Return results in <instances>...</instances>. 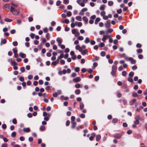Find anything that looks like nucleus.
Here are the masks:
<instances>
[{"label": "nucleus", "mask_w": 147, "mask_h": 147, "mask_svg": "<svg viewBox=\"0 0 147 147\" xmlns=\"http://www.w3.org/2000/svg\"><path fill=\"white\" fill-rule=\"evenodd\" d=\"M75 48L76 50H78L80 51H82V48L80 47L79 45H77L76 46Z\"/></svg>", "instance_id": "nucleus-13"}, {"label": "nucleus", "mask_w": 147, "mask_h": 147, "mask_svg": "<svg viewBox=\"0 0 147 147\" xmlns=\"http://www.w3.org/2000/svg\"><path fill=\"white\" fill-rule=\"evenodd\" d=\"M105 44L103 42H101L99 45V46L100 47H103L105 45Z\"/></svg>", "instance_id": "nucleus-39"}, {"label": "nucleus", "mask_w": 147, "mask_h": 147, "mask_svg": "<svg viewBox=\"0 0 147 147\" xmlns=\"http://www.w3.org/2000/svg\"><path fill=\"white\" fill-rule=\"evenodd\" d=\"M142 49H138L137 50V52L138 53H141L142 52Z\"/></svg>", "instance_id": "nucleus-38"}, {"label": "nucleus", "mask_w": 147, "mask_h": 147, "mask_svg": "<svg viewBox=\"0 0 147 147\" xmlns=\"http://www.w3.org/2000/svg\"><path fill=\"white\" fill-rule=\"evenodd\" d=\"M16 135V132L15 131H13L12 132L11 134V136L12 137L14 138L15 137Z\"/></svg>", "instance_id": "nucleus-32"}, {"label": "nucleus", "mask_w": 147, "mask_h": 147, "mask_svg": "<svg viewBox=\"0 0 147 147\" xmlns=\"http://www.w3.org/2000/svg\"><path fill=\"white\" fill-rule=\"evenodd\" d=\"M13 45L14 46H16L18 45V43L17 42V41H15L13 42Z\"/></svg>", "instance_id": "nucleus-54"}, {"label": "nucleus", "mask_w": 147, "mask_h": 147, "mask_svg": "<svg viewBox=\"0 0 147 147\" xmlns=\"http://www.w3.org/2000/svg\"><path fill=\"white\" fill-rule=\"evenodd\" d=\"M19 56L22 58H25L26 57V54L21 52L19 53Z\"/></svg>", "instance_id": "nucleus-12"}, {"label": "nucleus", "mask_w": 147, "mask_h": 147, "mask_svg": "<svg viewBox=\"0 0 147 147\" xmlns=\"http://www.w3.org/2000/svg\"><path fill=\"white\" fill-rule=\"evenodd\" d=\"M100 18L98 17L97 18L95 21V24H98V22H99L100 20Z\"/></svg>", "instance_id": "nucleus-18"}, {"label": "nucleus", "mask_w": 147, "mask_h": 147, "mask_svg": "<svg viewBox=\"0 0 147 147\" xmlns=\"http://www.w3.org/2000/svg\"><path fill=\"white\" fill-rule=\"evenodd\" d=\"M85 42L87 44L89 43L90 42V40L89 38L86 37V38L85 40Z\"/></svg>", "instance_id": "nucleus-20"}, {"label": "nucleus", "mask_w": 147, "mask_h": 147, "mask_svg": "<svg viewBox=\"0 0 147 147\" xmlns=\"http://www.w3.org/2000/svg\"><path fill=\"white\" fill-rule=\"evenodd\" d=\"M102 57H104L105 55V52L102 51L100 53Z\"/></svg>", "instance_id": "nucleus-49"}, {"label": "nucleus", "mask_w": 147, "mask_h": 147, "mask_svg": "<svg viewBox=\"0 0 147 147\" xmlns=\"http://www.w3.org/2000/svg\"><path fill=\"white\" fill-rule=\"evenodd\" d=\"M81 80V79L79 77H77L74 79L73 80V81L74 82H80Z\"/></svg>", "instance_id": "nucleus-5"}, {"label": "nucleus", "mask_w": 147, "mask_h": 147, "mask_svg": "<svg viewBox=\"0 0 147 147\" xmlns=\"http://www.w3.org/2000/svg\"><path fill=\"white\" fill-rule=\"evenodd\" d=\"M61 2L59 0H58L56 2V5L57 6H59L61 4Z\"/></svg>", "instance_id": "nucleus-42"}, {"label": "nucleus", "mask_w": 147, "mask_h": 147, "mask_svg": "<svg viewBox=\"0 0 147 147\" xmlns=\"http://www.w3.org/2000/svg\"><path fill=\"white\" fill-rule=\"evenodd\" d=\"M2 127L3 129H5L7 128L6 125L5 124H3L2 125Z\"/></svg>", "instance_id": "nucleus-51"}, {"label": "nucleus", "mask_w": 147, "mask_h": 147, "mask_svg": "<svg viewBox=\"0 0 147 147\" xmlns=\"http://www.w3.org/2000/svg\"><path fill=\"white\" fill-rule=\"evenodd\" d=\"M75 117L74 116H72L71 117V121L72 122H75Z\"/></svg>", "instance_id": "nucleus-43"}, {"label": "nucleus", "mask_w": 147, "mask_h": 147, "mask_svg": "<svg viewBox=\"0 0 147 147\" xmlns=\"http://www.w3.org/2000/svg\"><path fill=\"white\" fill-rule=\"evenodd\" d=\"M10 6V4L9 3L5 4L3 6V8H9Z\"/></svg>", "instance_id": "nucleus-17"}, {"label": "nucleus", "mask_w": 147, "mask_h": 147, "mask_svg": "<svg viewBox=\"0 0 147 147\" xmlns=\"http://www.w3.org/2000/svg\"><path fill=\"white\" fill-rule=\"evenodd\" d=\"M95 43V42L94 40H91L90 41V44L92 45H94Z\"/></svg>", "instance_id": "nucleus-62"}, {"label": "nucleus", "mask_w": 147, "mask_h": 147, "mask_svg": "<svg viewBox=\"0 0 147 147\" xmlns=\"http://www.w3.org/2000/svg\"><path fill=\"white\" fill-rule=\"evenodd\" d=\"M105 5H101L100 7V9L101 10H104L105 9Z\"/></svg>", "instance_id": "nucleus-21"}, {"label": "nucleus", "mask_w": 147, "mask_h": 147, "mask_svg": "<svg viewBox=\"0 0 147 147\" xmlns=\"http://www.w3.org/2000/svg\"><path fill=\"white\" fill-rule=\"evenodd\" d=\"M28 21L29 22H31L33 20V18L32 17H29L28 18Z\"/></svg>", "instance_id": "nucleus-50"}, {"label": "nucleus", "mask_w": 147, "mask_h": 147, "mask_svg": "<svg viewBox=\"0 0 147 147\" xmlns=\"http://www.w3.org/2000/svg\"><path fill=\"white\" fill-rule=\"evenodd\" d=\"M69 20L68 19H65L64 21H62V22L63 23H65L66 24H68L69 23Z\"/></svg>", "instance_id": "nucleus-28"}, {"label": "nucleus", "mask_w": 147, "mask_h": 147, "mask_svg": "<svg viewBox=\"0 0 147 147\" xmlns=\"http://www.w3.org/2000/svg\"><path fill=\"white\" fill-rule=\"evenodd\" d=\"M20 70L22 72H24L25 71V69L24 67H21L20 68Z\"/></svg>", "instance_id": "nucleus-37"}, {"label": "nucleus", "mask_w": 147, "mask_h": 147, "mask_svg": "<svg viewBox=\"0 0 147 147\" xmlns=\"http://www.w3.org/2000/svg\"><path fill=\"white\" fill-rule=\"evenodd\" d=\"M140 122L139 120H136L134 122V123L135 124L138 125L139 124Z\"/></svg>", "instance_id": "nucleus-44"}, {"label": "nucleus", "mask_w": 147, "mask_h": 147, "mask_svg": "<svg viewBox=\"0 0 147 147\" xmlns=\"http://www.w3.org/2000/svg\"><path fill=\"white\" fill-rule=\"evenodd\" d=\"M132 59L130 61H131V63L132 64H135L136 62V61L133 58H132Z\"/></svg>", "instance_id": "nucleus-22"}, {"label": "nucleus", "mask_w": 147, "mask_h": 147, "mask_svg": "<svg viewBox=\"0 0 147 147\" xmlns=\"http://www.w3.org/2000/svg\"><path fill=\"white\" fill-rule=\"evenodd\" d=\"M111 21L110 20H108L105 24V26L107 28H109L111 26Z\"/></svg>", "instance_id": "nucleus-3"}, {"label": "nucleus", "mask_w": 147, "mask_h": 147, "mask_svg": "<svg viewBox=\"0 0 147 147\" xmlns=\"http://www.w3.org/2000/svg\"><path fill=\"white\" fill-rule=\"evenodd\" d=\"M81 54L83 55H86L87 52H88V50L87 49H86L84 50H82V49Z\"/></svg>", "instance_id": "nucleus-10"}, {"label": "nucleus", "mask_w": 147, "mask_h": 147, "mask_svg": "<svg viewBox=\"0 0 147 147\" xmlns=\"http://www.w3.org/2000/svg\"><path fill=\"white\" fill-rule=\"evenodd\" d=\"M57 41L59 45H61V43L62 41V40L59 38H58L57 39Z\"/></svg>", "instance_id": "nucleus-9"}, {"label": "nucleus", "mask_w": 147, "mask_h": 147, "mask_svg": "<svg viewBox=\"0 0 147 147\" xmlns=\"http://www.w3.org/2000/svg\"><path fill=\"white\" fill-rule=\"evenodd\" d=\"M12 50L14 54V57L16 58H18V55L17 53L18 51L17 49H13Z\"/></svg>", "instance_id": "nucleus-2"}, {"label": "nucleus", "mask_w": 147, "mask_h": 147, "mask_svg": "<svg viewBox=\"0 0 147 147\" xmlns=\"http://www.w3.org/2000/svg\"><path fill=\"white\" fill-rule=\"evenodd\" d=\"M75 87L76 88H79L80 87V85L79 84H76L75 85Z\"/></svg>", "instance_id": "nucleus-64"}, {"label": "nucleus", "mask_w": 147, "mask_h": 147, "mask_svg": "<svg viewBox=\"0 0 147 147\" xmlns=\"http://www.w3.org/2000/svg\"><path fill=\"white\" fill-rule=\"evenodd\" d=\"M59 60L57 59L56 61L52 62L51 65L55 66L57 64H59Z\"/></svg>", "instance_id": "nucleus-6"}, {"label": "nucleus", "mask_w": 147, "mask_h": 147, "mask_svg": "<svg viewBox=\"0 0 147 147\" xmlns=\"http://www.w3.org/2000/svg\"><path fill=\"white\" fill-rule=\"evenodd\" d=\"M81 92V91L80 90L78 89H76L75 91V93L77 95L79 94Z\"/></svg>", "instance_id": "nucleus-19"}, {"label": "nucleus", "mask_w": 147, "mask_h": 147, "mask_svg": "<svg viewBox=\"0 0 147 147\" xmlns=\"http://www.w3.org/2000/svg\"><path fill=\"white\" fill-rule=\"evenodd\" d=\"M113 4V2L112 1H109L108 2V5L109 6H112Z\"/></svg>", "instance_id": "nucleus-41"}, {"label": "nucleus", "mask_w": 147, "mask_h": 147, "mask_svg": "<svg viewBox=\"0 0 147 147\" xmlns=\"http://www.w3.org/2000/svg\"><path fill=\"white\" fill-rule=\"evenodd\" d=\"M46 37L48 40H49L50 38V34L49 33H47L45 35Z\"/></svg>", "instance_id": "nucleus-29"}, {"label": "nucleus", "mask_w": 147, "mask_h": 147, "mask_svg": "<svg viewBox=\"0 0 147 147\" xmlns=\"http://www.w3.org/2000/svg\"><path fill=\"white\" fill-rule=\"evenodd\" d=\"M10 11L13 14L15 15H17L19 14L18 11L12 6L10 7Z\"/></svg>", "instance_id": "nucleus-1"}, {"label": "nucleus", "mask_w": 147, "mask_h": 147, "mask_svg": "<svg viewBox=\"0 0 147 147\" xmlns=\"http://www.w3.org/2000/svg\"><path fill=\"white\" fill-rule=\"evenodd\" d=\"M78 39L80 40H82L84 39V38L83 36H79L77 38Z\"/></svg>", "instance_id": "nucleus-53"}, {"label": "nucleus", "mask_w": 147, "mask_h": 147, "mask_svg": "<svg viewBox=\"0 0 147 147\" xmlns=\"http://www.w3.org/2000/svg\"><path fill=\"white\" fill-rule=\"evenodd\" d=\"M71 127L72 129H74L76 127V123L75 122L71 121Z\"/></svg>", "instance_id": "nucleus-4"}, {"label": "nucleus", "mask_w": 147, "mask_h": 147, "mask_svg": "<svg viewBox=\"0 0 147 147\" xmlns=\"http://www.w3.org/2000/svg\"><path fill=\"white\" fill-rule=\"evenodd\" d=\"M84 107V105L82 102H80V109L81 110H82Z\"/></svg>", "instance_id": "nucleus-16"}, {"label": "nucleus", "mask_w": 147, "mask_h": 147, "mask_svg": "<svg viewBox=\"0 0 147 147\" xmlns=\"http://www.w3.org/2000/svg\"><path fill=\"white\" fill-rule=\"evenodd\" d=\"M83 20L85 22L86 24L88 23V18L85 16H84L82 18Z\"/></svg>", "instance_id": "nucleus-8"}, {"label": "nucleus", "mask_w": 147, "mask_h": 147, "mask_svg": "<svg viewBox=\"0 0 147 147\" xmlns=\"http://www.w3.org/2000/svg\"><path fill=\"white\" fill-rule=\"evenodd\" d=\"M43 31L44 32L47 33L48 32V29L47 28H45L43 29Z\"/></svg>", "instance_id": "nucleus-58"}, {"label": "nucleus", "mask_w": 147, "mask_h": 147, "mask_svg": "<svg viewBox=\"0 0 147 147\" xmlns=\"http://www.w3.org/2000/svg\"><path fill=\"white\" fill-rule=\"evenodd\" d=\"M132 96L133 97H136L138 96V94L136 92H133L132 94Z\"/></svg>", "instance_id": "nucleus-36"}, {"label": "nucleus", "mask_w": 147, "mask_h": 147, "mask_svg": "<svg viewBox=\"0 0 147 147\" xmlns=\"http://www.w3.org/2000/svg\"><path fill=\"white\" fill-rule=\"evenodd\" d=\"M23 131L25 132H29L30 131V129L29 127L24 128L23 130Z\"/></svg>", "instance_id": "nucleus-7"}, {"label": "nucleus", "mask_w": 147, "mask_h": 147, "mask_svg": "<svg viewBox=\"0 0 147 147\" xmlns=\"http://www.w3.org/2000/svg\"><path fill=\"white\" fill-rule=\"evenodd\" d=\"M117 66L116 65H113L112 67V71H117Z\"/></svg>", "instance_id": "nucleus-14"}, {"label": "nucleus", "mask_w": 147, "mask_h": 147, "mask_svg": "<svg viewBox=\"0 0 147 147\" xmlns=\"http://www.w3.org/2000/svg\"><path fill=\"white\" fill-rule=\"evenodd\" d=\"M134 75V73L132 71L130 72L129 74V76L130 77H132Z\"/></svg>", "instance_id": "nucleus-27"}, {"label": "nucleus", "mask_w": 147, "mask_h": 147, "mask_svg": "<svg viewBox=\"0 0 147 147\" xmlns=\"http://www.w3.org/2000/svg\"><path fill=\"white\" fill-rule=\"evenodd\" d=\"M143 56L141 54H140L138 56V58L140 59H143Z\"/></svg>", "instance_id": "nucleus-63"}, {"label": "nucleus", "mask_w": 147, "mask_h": 147, "mask_svg": "<svg viewBox=\"0 0 147 147\" xmlns=\"http://www.w3.org/2000/svg\"><path fill=\"white\" fill-rule=\"evenodd\" d=\"M126 74H127V72L125 71H123L122 72V75L123 76H125L126 75Z\"/></svg>", "instance_id": "nucleus-56"}, {"label": "nucleus", "mask_w": 147, "mask_h": 147, "mask_svg": "<svg viewBox=\"0 0 147 147\" xmlns=\"http://www.w3.org/2000/svg\"><path fill=\"white\" fill-rule=\"evenodd\" d=\"M101 138V136L100 135L98 134L96 136V140L98 142Z\"/></svg>", "instance_id": "nucleus-15"}, {"label": "nucleus", "mask_w": 147, "mask_h": 147, "mask_svg": "<svg viewBox=\"0 0 147 147\" xmlns=\"http://www.w3.org/2000/svg\"><path fill=\"white\" fill-rule=\"evenodd\" d=\"M114 137L117 139H119L121 137V135L119 134H115L114 136Z\"/></svg>", "instance_id": "nucleus-11"}, {"label": "nucleus", "mask_w": 147, "mask_h": 147, "mask_svg": "<svg viewBox=\"0 0 147 147\" xmlns=\"http://www.w3.org/2000/svg\"><path fill=\"white\" fill-rule=\"evenodd\" d=\"M63 3L65 4H67L69 3L68 0H63Z\"/></svg>", "instance_id": "nucleus-59"}, {"label": "nucleus", "mask_w": 147, "mask_h": 147, "mask_svg": "<svg viewBox=\"0 0 147 147\" xmlns=\"http://www.w3.org/2000/svg\"><path fill=\"white\" fill-rule=\"evenodd\" d=\"M80 68L79 67H76L75 69V71L76 72H78L79 71Z\"/></svg>", "instance_id": "nucleus-57"}, {"label": "nucleus", "mask_w": 147, "mask_h": 147, "mask_svg": "<svg viewBox=\"0 0 147 147\" xmlns=\"http://www.w3.org/2000/svg\"><path fill=\"white\" fill-rule=\"evenodd\" d=\"M21 82H23L24 80V78L22 76L20 77L19 78Z\"/></svg>", "instance_id": "nucleus-61"}, {"label": "nucleus", "mask_w": 147, "mask_h": 147, "mask_svg": "<svg viewBox=\"0 0 147 147\" xmlns=\"http://www.w3.org/2000/svg\"><path fill=\"white\" fill-rule=\"evenodd\" d=\"M136 101V99H134L131 101V105H133L134 103Z\"/></svg>", "instance_id": "nucleus-34"}, {"label": "nucleus", "mask_w": 147, "mask_h": 147, "mask_svg": "<svg viewBox=\"0 0 147 147\" xmlns=\"http://www.w3.org/2000/svg\"><path fill=\"white\" fill-rule=\"evenodd\" d=\"M132 57H125V59L127 61H130L132 59Z\"/></svg>", "instance_id": "nucleus-45"}, {"label": "nucleus", "mask_w": 147, "mask_h": 147, "mask_svg": "<svg viewBox=\"0 0 147 147\" xmlns=\"http://www.w3.org/2000/svg\"><path fill=\"white\" fill-rule=\"evenodd\" d=\"M116 71H112L111 72V74L112 76H114L116 75Z\"/></svg>", "instance_id": "nucleus-25"}, {"label": "nucleus", "mask_w": 147, "mask_h": 147, "mask_svg": "<svg viewBox=\"0 0 147 147\" xmlns=\"http://www.w3.org/2000/svg\"><path fill=\"white\" fill-rule=\"evenodd\" d=\"M107 36L104 35L102 38V40L104 42L105 41L107 38Z\"/></svg>", "instance_id": "nucleus-35"}, {"label": "nucleus", "mask_w": 147, "mask_h": 147, "mask_svg": "<svg viewBox=\"0 0 147 147\" xmlns=\"http://www.w3.org/2000/svg\"><path fill=\"white\" fill-rule=\"evenodd\" d=\"M4 21L6 22H11L13 20L12 19H9L8 18H5L4 19Z\"/></svg>", "instance_id": "nucleus-24"}, {"label": "nucleus", "mask_w": 147, "mask_h": 147, "mask_svg": "<svg viewBox=\"0 0 147 147\" xmlns=\"http://www.w3.org/2000/svg\"><path fill=\"white\" fill-rule=\"evenodd\" d=\"M12 123L13 124H16L17 123V121L16 119L14 118L12 120Z\"/></svg>", "instance_id": "nucleus-40"}, {"label": "nucleus", "mask_w": 147, "mask_h": 147, "mask_svg": "<svg viewBox=\"0 0 147 147\" xmlns=\"http://www.w3.org/2000/svg\"><path fill=\"white\" fill-rule=\"evenodd\" d=\"M64 57V55L63 54H60L59 56L58 57L57 59L59 60V59H61V58H63Z\"/></svg>", "instance_id": "nucleus-26"}, {"label": "nucleus", "mask_w": 147, "mask_h": 147, "mask_svg": "<svg viewBox=\"0 0 147 147\" xmlns=\"http://www.w3.org/2000/svg\"><path fill=\"white\" fill-rule=\"evenodd\" d=\"M7 42V40L5 39H4L3 40H2L1 42V44L2 43L3 44H5Z\"/></svg>", "instance_id": "nucleus-30"}, {"label": "nucleus", "mask_w": 147, "mask_h": 147, "mask_svg": "<svg viewBox=\"0 0 147 147\" xmlns=\"http://www.w3.org/2000/svg\"><path fill=\"white\" fill-rule=\"evenodd\" d=\"M128 80L130 82H133V80L132 77H129L128 79Z\"/></svg>", "instance_id": "nucleus-48"}, {"label": "nucleus", "mask_w": 147, "mask_h": 147, "mask_svg": "<svg viewBox=\"0 0 147 147\" xmlns=\"http://www.w3.org/2000/svg\"><path fill=\"white\" fill-rule=\"evenodd\" d=\"M60 63L62 65H64L65 64V61L64 60L61 59L60 60Z\"/></svg>", "instance_id": "nucleus-52"}, {"label": "nucleus", "mask_w": 147, "mask_h": 147, "mask_svg": "<svg viewBox=\"0 0 147 147\" xmlns=\"http://www.w3.org/2000/svg\"><path fill=\"white\" fill-rule=\"evenodd\" d=\"M118 119L117 118H113L112 120V123H117L118 121Z\"/></svg>", "instance_id": "nucleus-31"}, {"label": "nucleus", "mask_w": 147, "mask_h": 147, "mask_svg": "<svg viewBox=\"0 0 147 147\" xmlns=\"http://www.w3.org/2000/svg\"><path fill=\"white\" fill-rule=\"evenodd\" d=\"M71 13L70 11H68L67 13V15L68 16H70L71 15Z\"/></svg>", "instance_id": "nucleus-47"}, {"label": "nucleus", "mask_w": 147, "mask_h": 147, "mask_svg": "<svg viewBox=\"0 0 147 147\" xmlns=\"http://www.w3.org/2000/svg\"><path fill=\"white\" fill-rule=\"evenodd\" d=\"M117 12L118 13L120 14L122 12V9H118L117 10Z\"/></svg>", "instance_id": "nucleus-46"}, {"label": "nucleus", "mask_w": 147, "mask_h": 147, "mask_svg": "<svg viewBox=\"0 0 147 147\" xmlns=\"http://www.w3.org/2000/svg\"><path fill=\"white\" fill-rule=\"evenodd\" d=\"M76 18L77 20L79 21H81L82 20V18L80 16H77L76 17Z\"/></svg>", "instance_id": "nucleus-23"}, {"label": "nucleus", "mask_w": 147, "mask_h": 147, "mask_svg": "<svg viewBox=\"0 0 147 147\" xmlns=\"http://www.w3.org/2000/svg\"><path fill=\"white\" fill-rule=\"evenodd\" d=\"M53 97H57L58 96L57 93L56 92H55L54 93H53Z\"/></svg>", "instance_id": "nucleus-60"}, {"label": "nucleus", "mask_w": 147, "mask_h": 147, "mask_svg": "<svg viewBox=\"0 0 147 147\" xmlns=\"http://www.w3.org/2000/svg\"><path fill=\"white\" fill-rule=\"evenodd\" d=\"M96 18V16L95 15H93V16H91L90 17V19H91L92 20H94V19Z\"/></svg>", "instance_id": "nucleus-55"}, {"label": "nucleus", "mask_w": 147, "mask_h": 147, "mask_svg": "<svg viewBox=\"0 0 147 147\" xmlns=\"http://www.w3.org/2000/svg\"><path fill=\"white\" fill-rule=\"evenodd\" d=\"M45 129V127L44 126L41 125L40 127V129L42 131H44Z\"/></svg>", "instance_id": "nucleus-33"}]
</instances>
